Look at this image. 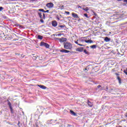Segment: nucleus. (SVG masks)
I'll use <instances>...</instances> for the list:
<instances>
[{
  "instance_id": "1",
  "label": "nucleus",
  "mask_w": 127,
  "mask_h": 127,
  "mask_svg": "<svg viewBox=\"0 0 127 127\" xmlns=\"http://www.w3.org/2000/svg\"><path fill=\"white\" fill-rule=\"evenodd\" d=\"M64 49H67V50H71L72 48H73V46H72V44L69 42H64Z\"/></svg>"
},
{
  "instance_id": "2",
  "label": "nucleus",
  "mask_w": 127,
  "mask_h": 127,
  "mask_svg": "<svg viewBox=\"0 0 127 127\" xmlns=\"http://www.w3.org/2000/svg\"><path fill=\"white\" fill-rule=\"evenodd\" d=\"M37 12L40 18H43V19H45V14L44 13H42V11H39V9Z\"/></svg>"
},
{
  "instance_id": "3",
  "label": "nucleus",
  "mask_w": 127,
  "mask_h": 127,
  "mask_svg": "<svg viewBox=\"0 0 127 127\" xmlns=\"http://www.w3.org/2000/svg\"><path fill=\"white\" fill-rule=\"evenodd\" d=\"M57 39L61 43H63V42H66L67 41V39L65 38L62 37L61 38H57Z\"/></svg>"
},
{
  "instance_id": "4",
  "label": "nucleus",
  "mask_w": 127,
  "mask_h": 127,
  "mask_svg": "<svg viewBox=\"0 0 127 127\" xmlns=\"http://www.w3.org/2000/svg\"><path fill=\"white\" fill-rule=\"evenodd\" d=\"M41 46H45V47H46V48H49V44L45 43L44 42H41Z\"/></svg>"
},
{
  "instance_id": "5",
  "label": "nucleus",
  "mask_w": 127,
  "mask_h": 127,
  "mask_svg": "<svg viewBox=\"0 0 127 127\" xmlns=\"http://www.w3.org/2000/svg\"><path fill=\"white\" fill-rule=\"evenodd\" d=\"M81 42H86V43H93L94 42L91 40H84V39H81Z\"/></svg>"
},
{
  "instance_id": "6",
  "label": "nucleus",
  "mask_w": 127,
  "mask_h": 127,
  "mask_svg": "<svg viewBox=\"0 0 127 127\" xmlns=\"http://www.w3.org/2000/svg\"><path fill=\"white\" fill-rule=\"evenodd\" d=\"M46 6L48 7L49 8H52L54 6V4H53L52 2H49L46 4Z\"/></svg>"
},
{
  "instance_id": "7",
  "label": "nucleus",
  "mask_w": 127,
  "mask_h": 127,
  "mask_svg": "<svg viewBox=\"0 0 127 127\" xmlns=\"http://www.w3.org/2000/svg\"><path fill=\"white\" fill-rule=\"evenodd\" d=\"M52 25L54 26V27H56V26L58 25V23L56 20H54L52 22Z\"/></svg>"
},
{
  "instance_id": "8",
  "label": "nucleus",
  "mask_w": 127,
  "mask_h": 127,
  "mask_svg": "<svg viewBox=\"0 0 127 127\" xmlns=\"http://www.w3.org/2000/svg\"><path fill=\"white\" fill-rule=\"evenodd\" d=\"M7 102H8V105L9 106V108L11 111V112L12 113V107L11 106V103L10 102H9V100H7Z\"/></svg>"
},
{
  "instance_id": "9",
  "label": "nucleus",
  "mask_w": 127,
  "mask_h": 127,
  "mask_svg": "<svg viewBox=\"0 0 127 127\" xmlns=\"http://www.w3.org/2000/svg\"><path fill=\"white\" fill-rule=\"evenodd\" d=\"M62 53H70V51H68L66 49H63L60 51Z\"/></svg>"
},
{
  "instance_id": "10",
  "label": "nucleus",
  "mask_w": 127,
  "mask_h": 127,
  "mask_svg": "<svg viewBox=\"0 0 127 127\" xmlns=\"http://www.w3.org/2000/svg\"><path fill=\"white\" fill-rule=\"evenodd\" d=\"M76 51H78V52H83V51L84 50V48L81 47V48H78L76 49Z\"/></svg>"
},
{
  "instance_id": "11",
  "label": "nucleus",
  "mask_w": 127,
  "mask_h": 127,
  "mask_svg": "<svg viewBox=\"0 0 127 127\" xmlns=\"http://www.w3.org/2000/svg\"><path fill=\"white\" fill-rule=\"evenodd\" d=\"M72 16L74 17V18H79V16H78V14L76 13H72Z\"/></svg>"
},
{
  "instance_id": "12",
  "label": "nucleus",
  "mask_w": 127,
  "mask_h": 127,
  "mask_svg": "<svg viewBox=\"0 0 127 127\" xmlns=\"http://www.w3.org/2000/svg\"><path fill=\"white\" fill-rule=\"evenodd\" d=\"M97 88H98V89H99V91H103V90H104V89H105V87H102V86H101L100 85H98Z\"/></svg>"
},
{
  "instance_id": "13",
  "label": "nucleus",
  "mask_w": 127,
  "mask_h": 127,
  "mask_svg": "<svg viewBox=\"0 0 127 127\" xmlns=\"http://www.w3.org/2000/svg\"><path fill=\"white\" fill-rule=\"evenodd\" d=\"M87 105L90 108H92V107H93V103L92 102H90V101H89V100H87Z\"/></svg>"
},
{
  "instance_id": "14",
  "label": "nucleus",
  "mask_w": 127,
  "mask_h": 127,
  "mask_svg": "<svg viewBox=\"0 0 127 127\" xmlns=\"http://www.w3.org/2000/svg\"><path fill=\"white\" fill-rule=\"evenodd\" d=\"M104 41L105 42H110V41H111V39L109 38L108 37H106L104 39Z\"/></svg>"
},
{
  "instance_id": "15",
  "label": "nucleus",
  "mask_w": 127,
  "mask_h": 127,
  "mask_svg": "<svg viewBox=\"0 0 127 127\" xmlns=\"http://www.w3.org/2000/svg\"><path fill=\"white\" fill-rule=\"evenodd\" d=\"M109 93H111V94H115V93H114V92H116V89H109Z\"/></svg>"
},
{
  "instance_id": "16",
  "label": "nucleus",
  "mask_w": 127,
  "mask_h": 127,
  "mask_svg": "<svg viewBox=\"0 0 127 127\" xmlns=\"http://www.w3.org/2000/svg\"><path fill=\"white\" fill-rule=\"evenodd\" d=\"M40 11H42V12H49V10H45L44 9H39Z\"/></svg>"
},
{
  "instance_id": "17",
  "label": "nucleus",
  "mask_w": 127,
  "mask_h": 127,
  "mask_svg": "<svg viewBox=\"0 0 127 127\" xmlns=\"http://www.w3.org/2000/svg\"><path fill=\"white\" fill-rule=\"evenodd\" d=\"M38 87H39V88H41V89H43L44 90H45V89H46V86H44V85H38Z\"/></svg>"
},
{
  "instance_id": "18",
  "label": "nucleus",
  "mask_w": 127,
  "mask_h": 127,
  "mask_svg": "<svg viewBox=\"0 0 127 127\" xmlns=\"http://www.w3.org/2000/svg\"><path fill=\"white\" fill-rule=\"evenodd\" d=\"M117 79L119 81V84H122V79H121V77H120L119 76H117Z\"/></svg>"
},
{
  "instance_id": "19",
  "label": "nucleus",
  "mask_w": 127,
  "mask_h": 127,
  "mask_svg": "<svg viewBox=\"0 0 127 127\" xmlns=\"http://www.w3.org/2000/svg\"><path fill=\"white\" fill-rule=\"evenodd\" d=\"M90 48H92V49H96V48H97V45H93L91 46Z\"/></svg>"
},
{
  "instance_id": "20",
  "label": "nucleus",
  "mask_w": 127,
  "mask_h": 127,
  "mask_svg": "<svg viewBox=\"0 0 127 127\" xmlns=\"http://www.w3.org/2000/svg\"><path fill=\"white\" fill-rule=\"evenodd\" d=\"M59 27H60L61 28H64V27L66 28V25H59Z\"/></svg>"
},
{
  "instance_id": "21",
  "label": "nucleus",
  "mask_w": 127,
  "mask_h": 127,
  "mask_svg": "<svg viewBox=\"0 0 127 127\" xmlns=\"http://www.w3.org/2000/svg\"><path fill=\"white\" fill-rule=\"evenodd\" d=\"M70 113L71 115H73V116H76V113L71 110H70Z\"/></svg>"
},
{
  "instance_id": "22",
  "label": "nucleus",
  "mask_w": 127,
  "mask_h": 127,
  "mask_svg": "<svg viewBox=\"0 0 127 127\" xmlns=\"http://www.w3.org/2000/svg\"><path fill=\"white\" fill-rule=\"evenodd\" d=\"M75 43L76 44H77V45H79V46H85L83 44H79L78 43V42L77 41H75Z\"/></svg>"
},
{
  "instance_id": "23",
  "label": "nucleus",
  "mask_w": 127,
  "mask_h": 127,
  "mask_svg": "<svg viewBox=\"0 0 127 127\" xmlns=\"http://www.w3.org/2000/svg\"><path fill=\"white\" fill-rule=\"evenodd\" d=\"M38 39H40L41 40L43 39V36H42L41 35H38Z\"/></svg>"
},
{
  "instance_id": "24",
  "label": "nucleus",
  "mask_w": 127,
  "mask_h": 127,
  "mask_svg": "<svg viewBox=\"0 0 127 127\" xmlns=\"http://www.w3.org/2000/svg\"><path fill=\"white\" fill-rule=\"evenodd\" d=\"M83 10H84L85 11H88L89 10V8H88V7H87L86 8H82Z\"/></svg>"
},
{
  "instance_id": "25",
  "label": "nucleus",
  "mask_w": 127,
  "mask_h": 127,
  "mask_svg": "<svg viewBox=\"0 0 127 127\" xmlns=\"http://www.w3.org/2000/svg\"><path fill=\"white\" fill-rule=\"evenodd\" d=\"M32 58L34 60H36L37 59V56H34L32 57Z\"/></svg>"
},
{
  "instance_id": "26",
  "label": "nucleus",
  "mask_w": 127,
  "mask_h": 127,
  "mask_svg": "<svg viewBox=\"0 0 127 127\" xmlns=\"http://www.w3.org/2000/svg\"><path fill=\"white\" fill-rule=\"evenodd\" d=\"M84 15L85 16V17H87V18H89V17L88 16V14L87 13H84Z\"/></svg>"
},
{
  "instance_id": "27",
  "label": "nucleus",
  "mask_w": 127,
  "mask_h": 127,
  "mask_svg": "<svg viewBox=\"0 0 127 127\" xmlns=\"http://www.w3.org/2000/svg\"><path fill=\"white\" fill-rule=\"evenodd\" d=\"M40 22L42 23H43V22H44V21L43 20V18H40Z\"/></svg>"
},
{
  "instance_id": "28",
  "label": "nucleus",
  "mask_w": 127,
  "mask_h": 127,
  "mask_svg": "<svg viewBox=\"0 0 127 127\" xmlns=\"http://www.w3.org/2000/svg\"><path fill=\"white\" fill-rule=\"evenodd\" d=\"M2 10H3V7L0 6V11H2Z\"/></svg>"
},
{
  "instance_id": "29",
  "label": "nucleus",
  "mask_w": 127,
  "mask_h": 127,
  "mask_svg": "<svg viewBox=\"0 0 127 127\" xmlns=\"http://www.w3.org/2000/svg\"><path fill=\"white\" fill-rule=\"evenodd\" d=\"M84 53H85V54H88V52L87 51V50H84Z\"/></svg>"
},
{
  "instance_id": "30",
  "label": "nucleus",
  "mask_w": 127,
  "mask_h": 127,
  "mask_svg": "<svg viewBox=\"0 0 127 127\" xmlns=\"http://www.w3.org/2000/svg\"><path fill=\"white\" fill-rule=\"evenodd\" d=\"M65 13H66V14H70V12L68 11H65Z\"/></svg>"
},
{
  "instance_id": "31",
  "label": "nucleus",
  "mask_w": 127,
  "mask_h": 127,
  "mask_svg": "<svg viewBox=\"0 0 127 127\" xmlns=\"http://www.w3.org/2000/svg\"><path fill=\"white\" fill-rule=\"evenodd\" d=\"M19 125H20V122H18V124H17V126L19 127H20V126H19Z\"/></svg>"
},
{
  "instance_id": "32",
  "label": "nucleus",
  "mask_w": 127,
  "mask_h": 127,
  "mask_svg": "<svg viewBox=\"0 0 127 127\" xmlns=\"http://www.w3.org/2000/svg\"><path fill=\"white\" fill-rule=\"evenodd\" d=\"M78 19V21H80L81 20V19L80 18V17L77 18Z\"/></svg>"
},
{
  "instance_id": "33",
  "label": "nucleus",
  "mask_w": 127,
  "mask_h": 127,
  "mask_svg": "<svg viewBox=\"0 0 127 127\" xmlns=\"http://www.w3.org/2000/svg\"><path fill=\"white\" fill-rule=\"evenodd\" d=\"M124 2H126V3L127 4V0H124Z\"/></svg>"
},
{
  "instance_id": "34",
  "label": "nucleus",
  "mask_w": 127,
  "mask_h": 127,
  "mask_svg": "<svg viewBox=\"0 0 127 127\" xmlns=\"http://www.w3.org/2000/svg\"><path fill=\"white\" fill-rule=\"evenodd\" d=\"M57 18L58 20H60V18H59V17H57Z\"/></svg>"
},
{
  "instance_id": "35",
  "label": "nucleus",
  "mask_w": 127,
  "mask_h": 127,
  "mask_svg": "<svg viewBox=\"0 0 127 127\" xmlns=\"http://www.w3.org/2000/svg\"><path fill=\"white\" fill-rule=\"evenodd\" d=\"M78 8H82V7L81 6H78Z\"/></svg>"
},
{
  "instance_id": "36",
  "label": "nucleus",
  "mask_w": 127,
  "mask_h": 127,
  "mask_svg": "<svg viewBox=\"0 0 127 127\" xmlns=\"http://www.w3.org/2000/svg\"><path fill=\"white\" fill-rule=\"evenodd\" d=\"M115 74H116L117 76H119V75H120L119 74L117 73H116Z\"/></svg>"
},
{
  "instance_id": "37",
  "label": "nucleus",
  "mask_w": 127,
  "mask_h": 127,
  "mask_svg": "<svg viewBox=\"0 0 127 127\" xmlns=\"http://www.w3.org/2000/svg\"><path fill=\"white\" fill-rule=\"evenodd\" d=\"M106 89L109 90V87L108 86H106Z\"/></svg>"
},
{
  "instance_id": "38",
  "label": "nucleus",
  "mask_w": 127,
  "mask_h": 127,
  "mask_svg": "<svg viewBox=\"0 0 127 127\" xmlns=\"http://www.w3.org/2000/svg\"><path fill=\"white\" fill-rule=\"evenodd\" d=\"M61 35V34H58V36H60Z\"/></svg>"
},
{
  "instance_id": "39",
  "label": "nucleus",
  "mask_w": 127,
  "mask_h": 127,
  "mask_svg": "<svg viewBox=\"0 0 127 127\" xmlns=\"http://www.w3.org/2000/svg\"><path fill=\"white\" fill-rule=\"evenodd\" d=\"M11 0L12 1H16L17 0Z\"/></svg>"
},
{
  "instance_id": "40",
  "label": "nucleus",
  "mask_w": 127,
  "mask_h": 127,
  "mask_svg": "<svg viewBox=\"0 0 127 127\" xmlns=\"http://www.w3.org/2000/svg\"><path fill=\"white\" fill-rule=\"evenodd\" d=\"M87 70V69L85 68L84 69V71H86V70Z\"/></svg>"
},
{
  "instance_id": "41",
  "label": "nucleus",
  "mask_w": 127,
  "mask_h": 127,
  "mask_svg": "<svg viewBox=\"0 0 127 127\" xmlns=\"http://www.w3.org/2000/svg\"><path fill=\"white\" fill-rule=\"evenodd\" d=\"M118 0V1H122V0Z\"/></svg>"
},
{
  "instance_id": "42",
  "label": "nucleus",
  "mask_w": 127,
  "mask_h": 127,
  "mask_svg": "<svg viewBox=\"0 0 127 127\" xmlns=\"http://www.w3.org/2000/svg\"><path fill=\"white\" fill-rule=\"evenodd\" d=\"M82 38H87V37H83Z\"/></svg>"
},
{
  "instance_id": "43",
  "label": "nucleus",
  "mask_w": 127,
  "mask_h": 127,
  "mask_svg": "<svg viewBox=\"0 0 127 127\" xmlns=\"http://www.w3.org/2000/svg\"><path fill=\"white\" fill-rule=\"evenodd\" d=\"M106 98H108V97L105 96L104 99H106Z\"/></svg>"
},
{
  "instance_id": "44",
  "label": "nucleus",
  "mask_w": 127,
  "mask_h": 127,
  "mask_svg": "<svg viewBox=\"0 0 127 127\" xmlns=\"http://www.w3.org/2000/svg\"><path fill=\"white\" fill-rule=\"evenodd\" d=\"M31 0L32 1H34V0Z\"/></svg>"
},
{
  "instance_id": "45",
  "label": "nucleus",
  "mask_w": 127,
  "mask_h": 127,
  "mask_svg": "<svg viewBox=\"0 0 127 127\" xmlns=\"http://www.w3.org/2000/svg\"><path fill=\"white\" fill-rule=\"evenodd\" d=\"M68 18H71V17H70V16L68 17Z\"/></svg>"
},
{
  "instance_id": "46",
  "label": "nucleus",
  "mask_w": 127,
  "mask_h": 127,
  "mask_svg": "<svg viewBox=\"0 0 127 127\" xmlns=\"http://www.w3.org/2000/svg\"><path fill=\"white\" fill-rule=\"evenodd\" d=\"M118 127H122L121 126H119Z\"/></svg>"
},
{
  "instance_id": "47",
  "label": "nucleus",
  "mask_w": 127,
  "mask_h": 127,
  "mask_svg": "<svg viewBox=\"0 0 127 127\" xmlns=\"http://www.w3.org/2000/svg\"><path fill=\"white\" fill-rule=\"evenodd\" d=\"M62 7H64V5L62 6Z\"/></svg>"
}]
</instances>
